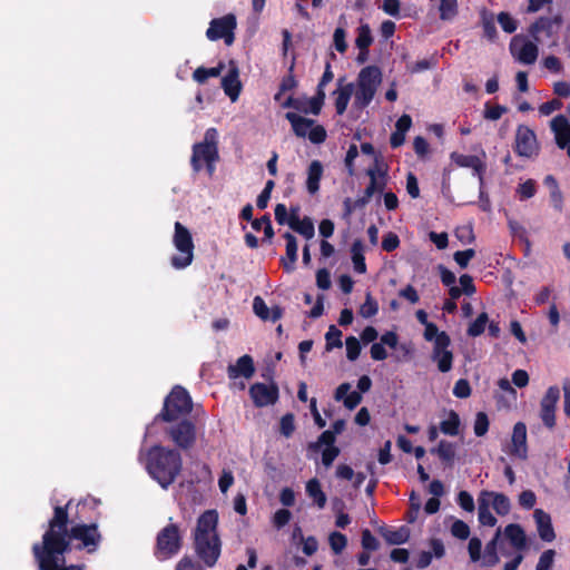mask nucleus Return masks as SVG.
<instances>
[{
  "instance_id": "7c9ffc66",
  "label": "nucleus",
  "mask_w": 570,
  "mask_h": 570,
  "mask_svg": "<svg viewBox=\"0 0 570 570\" xmlns=\"http://www.w3.org/2000/svg\"><path fill=\"white\" fill-rule=\"evenodd\" d=\"M504 535L515 550L520 551L527 547V535L521 525L517 523L508 524L504 529Z\"/></svg>"
},
{
  "instance_id": "8fccbe9b",
  "label": "nucleus",
  "mask_w": 570,
  "mask_h": 570,
  "mask_svg": "<svg viewBox=\"0 0 570 570\" xmlns=\"http://www.w3.org/2000/svg\"><path fill=\"white\" fill-rule=\"evenodd\" d=\"M498 22L501 26V28L508 33L514 32L518 28L517 20L512 18L508 12H500L498 14Z\"/></svg>"
},
{
  "instance_id": "7ed1b4c3",
  "label": "nucleus",
  "mask_w": 570,
  "mask_h": 570,
  "mask_svg": "<svg viewBox=\"0 0 570 570\" xmlns=\"http://www.w3.org/2000/svg\"><path fill=\"white\" fill-rule=\"evenodd\" d=\"M146 469L161 488L167 489L181 470L180 454L175 450L154 446L147 453Z\"/></svg>"
},
{
  "instance_id": "6e6552de",
  "label": "nucleus",
  "mask_w": 570,
  "mask_h": 570,
  "mask_svg": "<svg viewBox=\"0 0 570 570\" xmlns=\"http://www.w3.org/2000/svg\"><path fill=\"white\" fill-rule=\"evenodd\" d=\"M191 411V400L188 392L176 386L166 397L160 416L164 421L171 422Z\"/></svg>"
},
{
  "instance_id": "ddd939ff",
  "label": "nucleus",
  "mask_w": 570,
  "mask_h": 570,
  "mask_svg": "<svg viewBox=\"0 0 570 570\" xmlns=\"http://www.w3.org/2000/svg\"><path fill=\"white\" fill-rule=\"evenodd\" d=\"M561 24V18L541 17L529 28V33L539 43L552 40V45L557 43L558 31Z\"/></svg>"
},
{
  "instance_id": "338daca9",
  "label": "nucleus",
  "mask_w": 570,
  "mask_h": 570,
  "mask_svg": "<svg viewBox=\"0 0 570 570\" xmlns=\"http://www.w3.org/2000/svg\"><path fill=\"white\" fill-rule=\"evenodd\" d=\"M295 430V424H294V416L293 414H285L282 419H281V433L288 438L293 434Z\"/></svg>"
},
{
  "instance_id": "bb28decb",
  "label": "nucleus",
  "mask_w": 570,
  "mask_h": 570,
  "mask_svg": "<svg viewBox=\"0 0 570 570\" xmlns=\"http://www.w3.org/2000/svg\"><path fill=\"white\" fill-rule=\"evenodd\" d=\"M229 379H237L243 376L245 379H249L253 376L255 372L253 358L249 355H243L236 362V364H232L227 368Z\"/></svg>"
},
{
  "instance_id": "37998d69",
  "label": "nucleus",
  "mask_w": 570,
  "mask_h": 570,
  "mask_svg": "<svg viewBox=\"0 0 570 570\" xmlns=\"http://www.w3.org/2000/svg\"><path fill=\"white\" fill-rule=\"evenodd\" d=\"M373 41L371 29L367 24H362L357 29L356 46L361 50H366Z\"/></svg>"
},
{
  "instance_id": "3c124183",
  "label": "nucleus",
  "mask_w": 570,
  "mask_h": 570,
  "mask_svg": "<svg viewBox=\"0 0 570 570\" xmlns=\"http://www.w3.org/2000/svg\"><path fill=\"white\" fill-rule=\"evenodd\" d=\"M294 230L304 236L306 239H311L315 235L314 224L308 217H304L302 222L294 228Z\"/></svg>"
},
{
  "instance_id": "5701e85b",
  "label": "nucleus",
  "mask_w": 570,
  "mask_h": 570,
  "mask_svg": "<svg viewBox=\"0 0 570 570\" xmlns=\"http://www.w3.org/2000/svg\"><path fill=\"white\" fill-rule=\"evenodd\" d=\"M380 343H373L371 346L370 353L371 357L374 361H384L387 357V352L384 348V345L389 346L390 348H395L399 343V336L395 332H386L381 336Z\"/></svg>"
},
{
  "instance_id": "de8ad7c7",
  "label": "nucleus",
  "mask_w": 570,
  "mask_h": 570,
  "mask_svg": "<svg viewBox=\"0 0 570 570\" xmlns=\"http://www.w3.org/2000/svg\"><path fill=\"white\" fill-rule=\"evenodd\" d=\"M330 547L335 554H340L347 544L346 537L341 532H332L328 538Z\"/></svg>"
},
{
  "instance_id": "864d4df0",
  "label": "nucleus",
  "mask_w": 570,
  "mask_h": 570,
  "mask_svg": "<svg viewBox=\"0 0 570 570\" xmlns=\"http://www.w3.org/2000/svg\"><path fill=\"white\" fill-rule=\"evenodd\" d=\"M451 533L458 539L465 540L470 535V528L464 521L455 520L451 527Z\"/></svg>"
},
{
  "instance_id": "dca6fc26",
  "label": "nucleus",
  "mask_w": 570,
  "mask_h": 570,
  "mask_svg": "<svg viewBox=\"0 0 570 570\" xmlns=\"http://www.w3.org/2000/svg\"><path fill=\"white\" fill-rule=\"evenodd\" d=\"M450 337L445 332H441L434 342L432 358L438 364V368L442 373H446L452 368L453 354L449 350Z\"/></svg>"
},
{
  "instance_id": "c9c22d12",
  "label": "nucleus",
  "mask_w": 570,
  "mask_h": 570,
  "mask_svg": "<svg viewBox=\"0 0 570 570\" xmlns=\"http://www.w3.org/2000/svg\"><path fill=\"white\" fill-rule=\"evenodd\" d=\"M485 158V151L481 149V155H464L460 153H452L451 160L459 167L473 168L478 161Z\"/></svg>"
},
{
  "instance_id": "9b49d317",
  "label": "nucleus",
  "mask_w": 570,
  "mask_h": 570,
  "mask_svg": "<svg viewBox=\"0 0 570 570\" xmlns=\"http://www.w3.org/2000/svg\"><path fill=\"white\" fill-rule=\"evenodd\" d=\"M71 540L80 541L78 548L94 552L100 543L101 535L96 524H77L72 527L70 531L67 530L68 544Z\"/></svg>"
},
{
  "instance_id": "aec40b11",
  "label": "nucleus",
  "mask_w": 570,
  "mask_h": 570,
  "mask_svg": "<svg viewBox=\"0 0 570 570\" xmlns=\"http://www.w3.org/2000/svg\"><path fill=\"white\" fill-rule=\"evenodd\" d=\"M173 441L183 449L190 448L195 442V425L189 421H183L169 430Z\"/></svg>"
},
{
  "instance_id": "cd10ccee",
  "label": "nucleus",
  "mask_w": 570,
  "mask_h": 570,
  "mask_svg": "<svg viewBox=\"0 0 570 570\" xmlns=\"http://www.w3.org/2000/svg\"><path fill=\"white\" fill-rule=\"evenodd\" d=\"M284 238L286 240V256L282 257L281 263L285 272L291 273L295 268L297 261V240L291 233H285Z\"/></svg>"
},
{
  "instance_id": "2eb2a0df",
  "label": "nucleus",
  "mask_w": 570,
  "mask_h": 570,
  "mask_svg": "<svg viewBox=\"0 0 570 570\" xmlns=\"http://www.w3.org/2000/svg\"><path fill=\"white\" fill-rule=\"evenodd\" d=\"M510 52L513 58L523 65H533L538 59V46L522 35L511 39Z\"/></svg>"
},
{
  "instance_id": "774afa93",
  "label": "nucleus",
  "mask_w": 570,
  "mask_h": 570,
  "mask_svg": "<svg viewBox=\"0 0 570 570\" xmlns=\"http://www.w3.org/2000/svg\"><path fill=\"white\" fill-rule=\"evenodd\" d=\"M292 513L286 509H279L274 513L273 524L279 529L287 524L291 520Z\"/></svg>"
},
{
  "instance_id": "f257e3e1",
  "label": "nucleus",
  "mask_w": 570,
  "mask_h": 570,
  "mask_svg": "<svg viewBox=\"0 0 570 570\" xmlns=\"http://www.w3.org/2000/svg\"><path fill=\"white\" fill-rule=\"evenodd\" d=\"M67 523V510L56 507L49 528L42 537V543L32 547L41 570H82L80 566L65 567V552L68 550Z\"/></svg>"
},
{
  "instance_id": "393cba45",
  "label": "nucleus",
  "mask_w": 570,
  "mask_h": 570,
  "mask_svg": "<svg viewBox=\"0 0 570 570\" xmlns=\"http://www.w3.org/2000/svg\"><path fill=\"white\" fill-rule=\"evenodd\" d=\"M480 499H485L488 505L494 509L500 515L509 513L511 503L507 495L493 491H482L479 495Z\"/></svg>"
},
{
  "instance_id": "0e129e2a",
  "label": "nucleus",
  "mask_w": 570,
  "mask_h": 570,
  "mask_svg": "<svg viewBox=\"0 0 570 570\" xmlns=\"http://www.w3.org/2000/svg\"><path fill=\"white\" fill-rule=\"evenodd\" d=\"M453 394L460 399H465V397L470 396L471 387H470L469 382L464 379L456 381V383L453 387Z\"/></svg>"
},
{
  "instance_id": "ea45409f",
  "label": "nucleus",
  "mask_w": 570,
  "mask_h": 570,
  "mask_svg": "<svg viewBox=\"0 0 570 570\" xmlns=\"http://www.w3.org/2000/svg\"><path fill=\"white\" fill-rule=\"evenodd\" d=\"M223 69H224V66L222 63H219L217 67H213V68L199 67L194 71L193 78L195 81H197L199 83H204L209 78L218 77L222 73Z\"/></svg>"
},
{
  "instance_id": "4be33fe9",
  "label": "nucleus",
  "mask_w": 570,
  "mask_h": 570,
  "mask_svg": "<svg viewBox=\"0 0 570 570\" xmlns=\"http://www.w3.org/2000/svg\"><path fill=\"white\" fill-rule=\"evenodd\" d=\"M354 91V83L345 82L344 79L337 81V88L333 92L334 105L337 115H343L346 111L348 101Z\"/></svg>"
},
{
  "instance_id": "473e14b6",
  "label": "nucleus",
  "mask_w": 570,
  "mask_h": 570,
  "mask_svg": "<svg viewBox=\"0 0 570 570\" xmlns=\"http://www.w3.org/2000/svg\"><path fill=\"white\" fill-rule=\"evenodd\" d=\"M461 421L459 414L450 411L445 420L440 423V431L446 435L455 436L460 432Z\"/></svg>"
},
{
  "instance_id": "20e7f679",
  "label": "nucleus",
  "mask_w": 570,
  "mask_h": 570,
  "mask_svg": "<svg viewBox=\"0 0 570 570\" xmlns=\"http://www.w3.org/2000/svg\"><path fill=\"white\" fill-rule=\"evenodd\" d=\"M217 138V130L209 128L204 135V140L194 145L190 163L196 173L206 167L209 176L214 174L215 163L218 159Z\"/></svg>"
},
{
  "instance_id": "f8f14e48",
  "label": "nucleus",
  "mask_w": 570,
  "mask_h": 570,
  "mask_svg": "<svg viewBox=\"0 0 570 570\" xmlns=\"http://www.w3.org/2000/svg\"><path fill=\"white\" fill-rule=\"evenodd\" d=\"M560 399V389L557 385L548 387L546 393L540 400L539 417L543 425L552 430L557 424L556 412Z\"/></svg>"
},
{
  "instance_id": "f03ea898",
  "label": "nucleus",
  "mask_w": 570,
  "mask_h": 570,
  "mask_svg": "<svg viewBox=\"0 0 570 570\" xmlns=\"http://www.w3.org/2000/svg\"><path fill=\"white\" fill-rule=\"evenodd\" d=\"M217 527V511L207 510L198 517L193 531L195 553L208 568H213L217 563L222 553V540Z\"/></svg>"
},
{
  "instance_id": "c756f323",
  "label": "nucleus",
  "mask_w": 570,
  "mask_h": 570,
  "mask_svg": "<svg viewBox=\"0 0 570 570\" xmlns=\"http://www.w3.org/2000/svg\"><path fill=\"white\" fill-rule=\"evenodd\" d=\"M350 390L348 383L341 384L335 391V400L343 401L345 407L353 410L362 402V395L355 391L350 392Z\"/></svg>"
},
{
  "instance_id": "bf43d9fd",
  "label": "nucleus",
  "mask_w": 570,
  "mask_h": 570,
  "mask_svg": "<svg viewBox=\"0 0 570 570\" xmlns=\"http://www.w3.org/2000/svg\"><path fill=\"white\" fill-rule=\"evenodd\" d=\"M175 570H204V568L189 556H185L177 562Z\"/></svg>"
},
{
  "instance_id": "a18cd8bd",
  "label": "nucleus",
  "mask_w": 570,
  "mask_h": 570,
  "mask_svg": "<svg viewBox=\"0 0 570 570\" xmlns=\"http://www.w3.org/2000/svg\"><path fill=\"white\" fill-rule=\"evenodd\" d=\"M489 322L487 313H481L474 322H472L468 328V335L475 337L481 335Z\"/></svg>"
},
{
  "instance_id": "69168bd1",
  "label": "nucleus",
  "mask_w": 570,
  "mask_h": 570,
  "mask_svg": "<svg viewBox=\"0 0 570 570\" xmlns=\"http://www.w3.org/2000/svg\"><path fill=\"white\" fill-rule=\"evenodd\" d=\"M475 255V250L472 248L465 249V250H459L454 254V261L458 263V265L462 268H465L470 262L471 258H473Z\"/></svg>"
},
{
  "instance_id": "2f4dec72",
  "label": "nucleus",
  "mask_w": 570,
  "mask_h": 570,
  "mask_svg": "<svg viewBox=\"0 0 570 570\" xmlns=\"http://www.w3.org/2000/svg\"><path fill=\"white\" fill-rule=\"evenodd\" d=\"M306 494L313 500L318 509H323L326 504V494L322 490L321 483L317 479H311L306 483Z\"/></svg>"
},
{
  "instance_id": "0eeeda50",
  "label": "nucleus",
  "mask_w": 570,
  "mask_h": 570,
  "mask_svg": "<svg viewBox=\"0 0 570 570\" xmlns=\"http://www.w3.org/2000/svg\"><path fill=\"white\" fill-rule=\"evenodd\" d=\"M173 242L179 254L173 256L171 265L177 269L189 266L194 258V243L189 230L179 222L175 223Z\"/></svg>"
},
{
  "instance_id": "c03bdc74",
  "label": "nucleus",
  "mask_w": 570,
  "mask_h": 570,
  "mask_svg": "<svg viewBox=\"0 0 570 570\" xmlns=\"http://www.w3.org/2000/svg\"><path fill=\"white\" fill-rule=\"evenodd\" d=\"M326 340V350H332L334 347H342V332L335 326L331 325L325 335Z\"/></svg>"
},
{
  "instance_id": "6ab92c4d",
  "label": "nucleus",
  "mask_w": 570,
  "mask_h": 570,
  "mask_svg": "<svg viewBox=\"0 0 570 570\" xmlns=\"http://www.w3.org/2000/svg\"><path fill=\"white\" fill-rule=\"evenodd\" d=\"M325 100V90H317L316 95L312 98L299 100L289 97L284 106L292 107L303 112H311L313 115H318Z\"/></svg>"
},
{
  "instance_id": "e2e57ef3",
  "label": "nucleus",
  "mask_w": 570,
  "mask_h": 570,
  "mask_svg": "<svg viewBox=\"0 0 570 570\" xmlns=\"http://www.w3.org/2000/svg\"><path fill=\"white\" fill-rule=\"evenodd\" d=\"M470 558L473 562L481 559L482 542L479 538H472L468 546Z\"/></svg>"
},
{
  "instance_id": "f3484780",
  "label": "nucleus",
  "mask_w": 570,
  "mask_h": 570,
  "mask_svg": "<svg viewBox=\"0 0 570 570\" xmlns=\"http://www.w3.org/2000/svg\"><path fill=\"white\" fill-rule=\"evenodd\" d=\"M249 394L256 406L274 404L278 399V389L274 384L255 383L249 389Z\"/></svg>"
},
{
  "instance_id": "c85d7f7f",
  "label": "nucleus",
  "mask_w": 570,
  "mask_h": 570,
  "mask_svg": "<svg viewBox=\"0 0 570 570\" xmlns=\"http://www.w3.org/2000/svg\"><path fill=\"white\" fill-rule=\"evenodd\" d=\"M324 168L320 160L311 161L307 168L306 188L311 195H314L320 189V181L323 177Z\"/></svg>"
},
{
  "instance_id": "58836bf2",
  "label": "nucleus",
  "mask_w": 570,
  "mask_h": 570,
  "mask_svg": "<svg viewBox=\"0 0 570 570\" xmlns=\"http://www.w3.org/2000/svg\"><path fill=\"white\" fill-rule=\"evenodd\" d=\"M478 517L482 525L494 527L497 524V518L490 512L485 499L478 498Z\"/></svg>"
},
{
  "instance_id": "423d86ee",
  "label": "nucleus",
  "mask_w": 570,
  "mask_h": 570,
  "mask_svg": "<svg viewBox=\"0 0 570 570\" xmlns=\"http://www.w3.org/2000/svg\"><path fill=\"white\" fill-rule=\"evenodd\" d=\"M183 547V533L178 524L169 523L156 537L154 554L157 560L166 561L176 556Z\"/></svg>"
},
{
  "instance_id": "1a4fd4ad",
  "label": "nucleus",
  "mask_w": 570,
  "mask_h": 570,
  "mask_svg": "<svg viewBox=\"0 0 570 570\" xmlns=\"http://www.w3.org/2000/svg\"><path fill=\"white\" fill-rule=\"evenodd\" d=\"M285 117L291 122L293 131L297 137H307L313 144L325 141L327 137L325 128L317 125L313 119L302 117L296 112H287Z\"/></svg>"
},
{
  "instance_id": "49530a36",
  "label": "nucleus",
  "mask_w": 570,
  "mask_h": 570,
  "mask_svg": "<svg viewBox=\"0 0 570 570\" xmlns=\"http://www.w3.org/2000/svg\"><path fill=\"white\" fill-rule=\"evenodd\" d=\"M458 12L456 0H441L440 2V17L442 20H450L455 17Z\"/></svg>"
},
{
  "instance_id": "e433bc0d",
  "label": "nucleus",
  "mask_w": 570,
  "mask_h": 570,
  "mask_svg": "<svg viewBox=\"0 0 570 570\" xmlns=\"http://www.w3.org/2000/svg\"><path fill=\"white\" fill-rule=\"evenodd\" d=\"M409 530L404 527L399 529H385L382 531V537L390 544H402L409 539Z\"/></svg>"
},
{
  "instance_id": "9d476101",
  "label": "nucleus",
  "mask_w": 570,
  "mask_h": 570,
  "mask_svg": "<svg viewBox=\"0 0 570 570\" xmlns=\"http://www.w3.org/2000/svg\"><path fill=\"white\" fill-rule=\"evenodd\" d=\"M514 151L522 158L533 159L540 153L535 132L525 125H519L514 137Z\"/></svg>"
},
{
  "instance_id": "13d9d810",
  "label": "nucleus",
  "mask_w": 570,
  "mask_h": 570,
  "mask_svg": "<svg viewBox=\"0 0 570 570\" xmlns=\"http://www.w3.org/2000/svg\"><path fill=\"white\" fill-rule=\"evenodd\" d=\"M455 236L462 244H471L474 240L472 226L465 225L458 227L455 229Z\"/></svg>"
},
{
  "instance_id": "79ce46f5",
  "label": "nucleus",
  "mask_w": 570,
  "mask_h": 570,
  "mask_svg": "<svg viewBox=\"0 0 570 570\" xmlns=\"http://www.w3.org/2000/svg\"><path fill=\"white\" fill-rule=\"evenodd\" d=\"M379 312V304L373 296L367 293L365 296V302L360 306L358 314L364 318L373 317Z\"/></svg>"
},
{
  "instance_id": "5fc2aeb1",
  "label": "nucleus",
  "mask_w": 570,
  "mask_h": 570,
  "mask_svg": "<svg viewBox=\"0 0 570 570\" xmlns=\"http://www.w3.org/2000/svg\"><path fill=\"white\" fill-rule=\"evenodd\" d=\"M253 311L263 321L269 318V308L261 296L254 297Z\"/></svg>"
},
{
  "instance_id": "6e6d98bb",
  "label": "nucleus",
  "mask_w": 570,
  "mask_h": 570,
  "mask_svg": "<svg viewBox=\"0 0 570 570\" xmlns=\"http://www.w3.org/2000/svg\"><path fill=\"white\" fill-rule=\"evenodd\" d=\"M507 112V108L500 105L485 104L484 118L489 120H498Z\"/></svg>"
},
{
  "instance_id": "f704fd0d",
  "label": "nucleus",
  "mask_w": 570,
  "mask_h": 570,
  "mask_svg": "<svg viewBox=\"0 0 570 570\" xmlns=\"http://www.w3.org/2000/svg\"><path fill=\"white\" fill-rule=\"evenodd\" d=\"M501 530L498 529L494 538L485 546L482 564L485 567H493L499 562V556L497 553V543L500 538Z\"/></svg>"
},
{
  "instance_id": "412c9836",
  "label": "nucleus",
  "mask_w": 570,
  "mask_h": 570,
  "mask_svg": "<svg viewBox=\"0 0 570 570\" xmlns=\"http://www.w3.org/2000/svg\"><path fill=\"white\" fill-rule=\"evenodd\" d=\"M550 128L554 134L556 144L564 149L570 144V121L563 115L556 116L550 121Z\"/></svg>"
},
{
  "instance_id": "603ef678",
  "label": "nucleus",
  "mask_w": 570,
  "mask_h": 570,
  "mask_svg": "<svg viewBox=\"0 0 570 570\" xmlns=\"http://www.w3.org/2000/svg\"><path fill=\"white\" fill-rule=\"evenodd\" d=\"M345 345H346L347 358L350 361H355L360 356V353H361V345H360L358 340L354 336H348L345 340Z\"/></svg>"
},
{
  "instance_id": "052dcab7",
  "label": "nucleus",
  "mask_w": 570,
  "mask_h": 570,
  "mask_svg": "<svg viewBox=\"0 0 570 570\" xmlns=\"http://www.w3.org/2000/svg\"><path fill=\"white\" fill-rule=\"evenodd\" d=\"M537 497L531 490H524L519 495V504L524 509H532L535 505Z\"/></svg>"
},
{
  "instance_id": "4c0bfd02",
  "label": "nucleus",
  "mask_w": 570,
  "mask_h": 570,
  "mask_svg": "<svg viewBox=\"0 0 570 570\" xmlns=\"http://www.w3.org/2000/svg\"><path fill=\"white\" fill-rule=\"evenodd\" d=\"M435 453L443 462L452 463L455 458V446L453 443L442 440L435 449L431 450Z\"/></svg>"
},
{
  "instance_id": "39448f33",
  "label": "nucleus",
  "mask_w": 570,
  "mask_h": 570,
  "mask_svg": "<svg viewBox=\"0 0 570 570\" xmlns=\"http://www.w3.org/2000/svg\"><path fill=\"white\" fill-rule=\"evenodd\" d=\"M381 81L382 73L377 67L367 66L363 68L354 85V106L360 109L367 107L373 100Z\"/></svg>"
},
{
  "instance_id": "a878e982",
  "label": "nucleus",
  "mask_w": 570,
  "mask_h": 570,
  "mask_svg": "<svg viewBox=\"0 0 570 570\" xmlns=\"http://www.w3.org/2000/svg\"><path fill=\"white\" fill-rule=\"evenodd\" d=\"M222 86L225 94L235 101L240 92V81L238 79V69L234 62H230V68L225 77L222 79Z\"/></svg>"
},
{
  "instance_id": "680f3d73",
  "label": "nucleus",
  "mask_w": 570,
  "mask_h": 570,
  "mask_svg": "<svg viewBox=\"0 0 570 570\" xmlns=\"http://www.w3.org/2000/svg\"><path fill=\"white\" fill-rule=\"evenodd\" d=\"M345 37H346V33L343 28L335 29L334 36H333L334 46H335V49L341 53L345 52L347 49V43L345 41Z\"/></svg>"
},
{
  "instance_id": "b1692460",
  "label": "nucleus",
  "mask_w": 570,
  "mask_h": 570,
  "mask_svg": "<svg viewBox=\"0 0 570 570\" xmlns=\"http://www.w3.org/2000/svg\"><path fill=\"white\" fill-rule=\"evenodd\" d=\"M533 518L537 524V530L541 540L551 542L556 539V533L552 527L551 517L541 509L533 512Z\"/></svg>"
},
{
  "instance_id": "4d7b16f0",
  "label": "nucleus",
  "mask_w": 570,
  "mask_h": 570,
  "mask_svg": "<svg viewBox=\"0 0 570 570\" xmlns=\"http://www.w3.org/2000/svg\"><path fill=\"white\" fill-rule=\"evenodd\" d=\"M554 550H546L539 558L535 570H551L554 560Z\"/></svg>"
},
{
  "instance_id": "09e8293b",
  "label": "nucleus",
  "mask_w": 570,
  "mask_h": 570,
  "mask_svg": "<svg viewBox=\"0 0 570 570\" xmlns=\"http://www.w3.org/2000/svg\"><path fill=\"white\" fill-rule=\"evenodd\" d=\"M489 424H490L489 417L484 412L476 413L475 420H474V426H473L475 435L476 436L485 435L489 430Z\"/></svg>"
},
{
  "instance_id": "72a5a7b5",
  "label": "nucleus",
  "mask_w": 570,
  "mask_h": 570,
  "mask_svg": "<svg viewBox=\"0 0 570 570\" xmlns=\"http://www.w3.org/2000/svg\"><path fill=\"white\" fill-rule=\"evenodd\" d=\"M363 252V243L361 240H355L352 245L351 253L354 271L358 274H364L366 272V264Z\"/></svg>"
},
{
  "instance_id": "4468645a",
  "label": "nucleus",
  "mask_w": 570,
  "mask_h": 570,
  "mask_svg": "<svg viewBox=\"0 0 570 570\" xmlns=\"http://www.w3.org/2000/svg\"><path fill=\"white\" fill-rule=\"evenodd\" d=\"M236 28V18L233 14H226L222 18L213 19L206 36L209 40L215 41L224 39L227 46L234 42V30Z\"/></svg>"
},
{
  "instance_id": "a19ab883",
  "label": "nucleus",
  "mask_w": 570,
  "mask_h": 570,
  "mask_svg": "<svg viewBox=\"0 0 570 570\" xmlns=\"http://www.w3.org/2000/svg\"><path fill=\"white\" fill-rule=\"evenodd\" d=\"M538 185L533 179H527L523 183H520L515 189V195L518 198L523 202L529 198H532L537 193Z\"/></svg>"
},
{
  "instance_id": "a211bd4d",
  "label": "nucleus",
  "mask_w": 570,
  "mask_h": 570,
  "mask_svg": "<svg viewBox=\"0 0 570 570\" xmlns=\"http://www.w3.org/2000/svg\"><path fill=\"white\" fill-rule=\"evenodd\" d=\"M509 454L520 460L528 459L527 426L523 422L513 426Z\"/></svg>"
}]
</instances>
